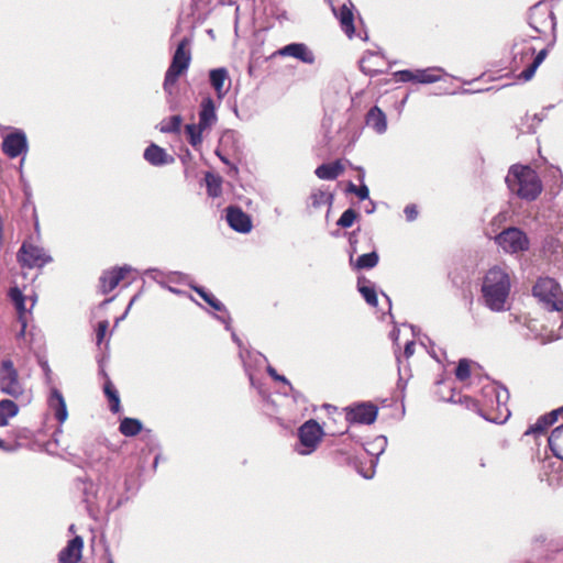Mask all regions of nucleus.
Returning <instances> with one entry per match:
<instances>
[{
	"label": "nucleus",
	"mask_w": 563,
	"mask_h": 563,
	"mask_svg": "<svg viewBox=\"0 0 563 563\" xmlns=\"http://www.w3.org/2000/svg\"><path fill=\"white\" fill-rule=\"evenodd\" d=\"M36 356V360H37V364L38 366L41 367L45 378L47 382H51V374H52V371L49 368V365H48V361L46 360L45 355H43L42 353L41 354H37L35 355Z\"/></svg>",
	"instance_id": "obj_49"
},
{
	"label": "nucleus",
	"mask_w": 563,
	"mask_h": 563,
	"mask_svg": "<svg viewBox=\"0 0 563 563\" xmlns=\"http://www.w3.org/2000/svg\"><path fill=\"white\" fill-rule=\"evenodd\" d=\"M169 282L173 283H180L184 278H186V275L179 273V272H173L167 276Z\"/></svg>",
	"instance_id": "obj_64"
},
{
	"label": "nucleus",
	"mask_w": 563,
	"mask_h": 563,
	"mask_svg": "<svg viewBox=\"0 0 563 563\" xmlns=\"http://www.w3.org/2000/svg\"><path fill=\"white\" fill-rule=\"evenodd\" d=\"M130 272H132V267L129 265L104 271L99 278L101 292L108 294L112 291Z\"/></svg>",
	"instance_id": "obj_17"
},
{
	"label": "nucleus",
	"mask_w": 563,
	"mask_h": 563,
	"mask_svg": "<svg viewBox=\"0 0 563 563\" xmlns=\"http://www.w3.org/2000/svg\"><path fill=\"white\" fill-rule=\"evenodd\" d=\"M145 274L150 278L154 279L157 284H159L162 287H165V280L163 279V277H164L163 272H161L157 268H150L145 272Z\"/></svg>",
	"instance_id": "obj_52"
},
{
	"label": "nucleus",
	"mask_w": 563,
	"mask_h": 563,
	"mask_svg": "<svg viewBox=\"0 0 563 563\" xmlns=\"http://www.w3.org/2000/svg\"><path fill=\"white\" fill-rule=\"evenodd\" d=\"M227 221L230 228L239 233H249L252 230L250 216L239 207L227 208Z\"/></svg>",
	"instance_id": "obj_20"
},
{
	"label": "nucleus",
	"mask_w": 563,
	"mask_h": 563,
	"mask_svg": "<svg viewBox=\"0 0 563 563\" xmlns=\"http://www.w3.org/2000/svg\"><path fill=\"white\" fill-rule=\"evenodd\" d=\"M442 71L441 68H427L416 70L415 81L419 84H432L440 80L441 76L437 73Z\"/></svg>",
	"instance_id": "obj_38"
},
{
	"label": "nucleus",
	"mask_w": 563,
	"mask_h": 563,
	"mask_svg": "<svg viewBox=\"0 0 563 563\" xmlns=\"http://www.w3.org/2000/svg\"><path fill=\"white\" fill-rule=\"evenodd\" d=\"M143 429V423L136 418L125 417L120 421L119 431L124 437H135Z\"/></svg>",
	"instance_id": "obj_32"
},
{
	"label": "nucleus",
	"mask_w": 563,
	"mask_h": 563,
	"mask_svg": "<svg viewBox=\"0 0 563 563\" xmlns=\"http://www.w3.org/2000/svg\"><path fill=\"white\" fill-rule=\"evenodd\" d=\"M190 287L214 310L227 312L225 306L217 299L213 294L209 292L201 286L190 285Z\"/></svg>",
	"instance_id": "obj_35"
},
{
	"label": "nucleus",
	"mask_w": 563,
	"mask_h": 563,
	"mask_svg": "<svg viewBox=\"0 0 563 563\" xmlns=\"http://www.w3.org/2000/svg\"><path fill=\"white\" fill-rule=\"evenodd\" d=\"M278 54L280 56L294 57L308 65L313 64L316 60L313 52L305 43L287 44L278 51Z\"/></svg>",
	"instance_id": "obj_22"
},
{
	"label": "nucleus",
	"mask_w": 563,
	"mask_h": 563,
	"mask_svg": "<svg viewBox=\"0 0 563 563\" xmlns=\"http://www.w3.org/2000/svg\"><path fill=\"white\" fill-rule=\"evenodd\" d=\"M482 394L485 398L486 405L489 406L490 408H495L496 411L498 412L497 416L485 418L496 423L505 422L510 416V411L507 407V402L509 400L508 389L498 384L493 383L486 385L483 388Z\"/></svg>",
	"instance_id": "obj_6"
},
{
	"label": "nucleus",
	"mask_w": 563,
	"mask_h": 563,
	"mask_svg": "<svg viewBox=\"0 0 563 563\" xmlns=\"http://www.w3.org/2000/svg\"><path fill=\"white\" fill-rule=\"evenodd\" d=\"M183 123V118L179 114L172 115L168 119H164L158 124V130L162 133H179Z\"/></svg>",
	"instance_id": "obj_37"
},
{
	"label": "nucleus",
	"mask_w": 563,
	"mask_h": 563,
	"mask_svg": "<svg viewBox=\"0 0 563 563\" xmlns=\"http://www.w3.org/2000/svg\"><path fill=\"white\" fill-rule=\"evenodd\" d=\"M372 449H366V453L371 455L369 466L366 470L358 468V473L366 479H371L375 475V468L378 463V456L384 453L387 446V438L385 435H378L369 444Z\"/></svg>",
	"instance_id": "obj_16"
},
{
	"label": "nucleus",
	"mask_w": 563,
	"mask_h": 563,
	"mask_svg": "<svg viewBox=\"0 0 563 563\" xmlns=\"http://www.w3.org/2000/svg\"><path fill=\"white\" fill-rule=\"evenodd\" d=\"M528 22L538 34L550 35L548 46L554 45L556 41V19L547 2H538L530 8Z\"/></svg>",
	"instance_id": "obj_5"
},
{
	"label": "nucleus",
	"mask_w": 563,
	"mask_h": 563,
	"mask_svg": "<svg viewBox=\"0 0 563 563\" xmlns=\"http://www.w3.org/2000/svg\"><path fill=\"white\" fill-rule=\"evenodd\" d=\"M407 221L412 222L418 218V209L416 205H407L404 209Z\"/></svg>",
	"instance_id": "obj_53"
},
{
	"label": "nucleus",
	"mask_w": 563,
	"mask_h": 563,
	"mask_svg": "<svg viewBox=\"0 0 563 563\" xmlns=\"http://www.w3.org/2000/svg\"><path fill=\"white\" fill-rule=\"evenodd\" d=\"M2 151L10 158H15L27 152V139L24 131L16 129L7 134L2 141Z\"/></svg>",
	"instance_id": "obj_14"
},
{
	"label": "nucleus",
	"mask_w": 563,
	"mask_h": 563,
	"mask_svg": "<svg viewBox=\"0 0 563 563\" xmlns=\"http://www.w3.org/2000/svg\"><path fill=\"white\" fill-rule=\"evenodd\" d=\"M84 548V540L79 536L73 537V563H77L81 559V551Z\"/></svg>",
	"instance_id": "obj_45"
},
{
	"label": "nucleus",
	"mask_w": 563,
	"mask_h": 563,
	"mask_svg": "<svg viewBox=\"0 0 563 563\" xmlns=\"http://www.w3.org/2000/svg\"><path fill=\"white\" fill-rule=\"evenodd\" d=\"M48 409L59 423H63L68 417L65 399L56 388L52 389L48 397Z\"/></svg>",
	"instance_id": "obj_25"
},
{
	"label": "nucleus",
	"mask_w": 563,
	"mask_h": 563,
	"mask_svg": "<svg viewBox=\"0 0 563 563\" xmlns=\"http://www.w3.org/2000/svg\"><path fill=\"white\" fill-rule=\"evenodd\" d=\"M332 195L322 190H317L311 194L310 200L313 208H321L324 205L332 203Z\"/></svg>",
	"instance_id": "obj_41"
},
{
	"label": "nucleus",
	"mask_w": 563,
	"mask_h": 563,
	"mask_svg": "<svg viewBox=\"0 0 563 563\" xmlns=\"http://www.w3.org/2000/svg\"><path fill=\"white\" fill-rule=\"evenodd\" d=\"M8 296L13 305H18L26 300V297L18 286L11 287Z\"/></svg>",
	"instance_id": "obj_48"
},
{
	"label": "nucleus",
	"mask_w": 563,
	"mask_h": 563,
	"mask_svg": "<svg viewBox=\"0 0 563 563\" xmlns=\"http://www.w3.org/2000/svg\"><path fill=\"white\" fill-rule=\"evenodd\" d=\"M58 560L60 563H70V539L67 540L66 545L59 552Z\"/></svg>",
	"instance_id": "obj_54"
},
{
	"label": "nucleus",
	"mask_w": 563,
	"mask_h": 563,
	"mask_svg": "<svg viewBox=\"0 0 563 563\" xmlns=\"http://www.w3.org/2000/svg\"><path fill=\"white\" fill-rule=\"evenodd\" d=\"M102 497H103V514L110 515L112 511L117 510L124 503V497L119 493L118 486L115 483L106 482L103 487H101Z\"/></svg>",
	"instance_id": "obj_21"
},
{
	"label": "nucleus",
	"mask_w": 563,
	"mask_h": 563,
	"mask_svg": "<svg viewBox=\"0 0 563 563\" xmlns=\"http://www.w3.org/2000/svg\"><path fill=\"white\" fill-rule=\"evenodd\" d=\"M349 244H350V261L352 262L353 254L356 253V251H357V249H356V244H357L356 231L349 233Z\"/></svg>",
	"instance_id": "obj_56"
},
{
	"label": "nucleus",
	"mask_w": 563,
	"mask_h": 563,
	"mask_svg": "<svg viewBox=\"0 0 563 563\" xmlns=\"http://www.w3.org/2000/svg\"><path fill=\"white\" fill-rule=\"evenodd\" d=\"M16 258L22 267L38 269L53 261L44 247L34 244L31 240L23 241Z\"/></svg>",
	"instance_id": "obj_10"
},
{
	"label": "nucleus",
	"mask_w": 563,
	"mask_h": 563,
	"mask_svg": "<svg viewBox=\"0 0 563 563\" xmlns=\"http://www.w3.org/2000/svg\"><path fill=\"white\" fill-rule=\"evenodd\" d=\"M361 200H366L369 197V189L365 184H362L358 186L356 194H355Z\"/></svg>",
	"instance_id": "obj_57"
},
{
	"label": "nucleus",
	"mask_w": 563,
	"mask_h": 563,
	"mask_svg": "<svg viewBox=\"0 0 563 563\" xmlns=\"http://www.w3.org/2000/svg\"><path fill=\"white\" fill-rule=\"evenodd\" d=\"M8 296L13 305H18L26 300V297L18 286L11 287Z\"/></svg>",
	"instance_id": "obj_47"
},
{
	"label": "nucleus",
	"mask_w": 563,
	"mask_h": 563,
	"mask_svg": "<svg viewBox=\"0 0 563 563\" xmlns=\"http://www.w3.org/2000/svg\"><path fill=\"white\" fill-rule=\"evenodd\" d=\"M79 489L82 494V503L90 518L99 520L103 514V497L101 487L91 481L79 483Z\"/></svg>",
	"instance_id": "obj_11"
},
{
	"label": "nucleus",
	"mask_w": 563,
	"mask_h": 563,
	"mask_svg": "<svg viewBox=\"0 0 563 563\" xmlns=\"http://www.w3.org/2000/svg\"><path fill=\"white\" fill-rule=\"evenodd\" d=\"M190 44L191 38L187 36L181 38L174 52L172 63L165 73L163 89L167 96L166 101L168 108L172 111H177L179 108L178 102L174 97V92L179 76L186 73L189 68L191 62Z\"/></svg>",
	"instance_id": "obj_2"
},
{
	"label": "nucleus",
	"mask_w": 563,
	"mask_h": 563,
	"mask_svg": "<svg viewBox=\"0 0 563 563\" xmlns=\"http://www.w3.org/2000/svg\"><path fill=\"white\" fill-rule=\"evenodd\" d=\"M444 401L452 402V404H461L462 402V395L459 393L456 394L454 389H451V395L448 398H443Z\"/></svg>",
	"instance_id": "obj_60"
},
{
	"label": "nucleus",
	"mask_w": 563,
	"mask_h": 563,
	"mask_svg": "<svg viewBox=\"0 0 563 563\" xmlns=\"http://www.w3.org/2000/svg\"><path fill=\"white\" fill-rule=\"evenodd\" d=\"M553 423L549 421V417L547 415H543L539 417L538 420L526 430L525 435L544 434L547 429Z\"/></svg>",
	"instance_id": "obj_40"
},
{
	"label": "nucleus",
	"mask_w": 563,
	"mask_h": 563,
	"mask_svg": "<svg viewBox=\"0 0 563 563\" xmlns=\"http://www.w3.org/2000/svg\"><path fill=\"white\" fill-rule=\"evenodd\" d=\"M207 194L211 198H217L222 194V180L219 176L208 172L205 176Z\"/></svg>",
	"instance_id": "obj_36"
},
{
	"label": "nucleus",
	"mask_w": 563,
	"mask_h": 563,
	"mask_svg": "<svg viewBox=\"0 0 563 563\" xmlns=\"http://www.w3.org/2000/svg\"><path fill=\"white\" fill-rule=\"evenodd\" d=\"M534 53L536 48L529 41L516 43L512 47L511 70L519 74L532 60Z\"/></svg>",
	"instance_id": "obj_15"
},
{
	"label": "nucleus",
	"mask_w": 563,
	"mask_h": 563,
	"mask_svg": "<svg viewBox=\"0 0 563 563\" xmlns=\"http://www.w3.org/2000/svg\"><path fill=\"white\" fill-rule=\"evenodd\" d=\"M378 261H379V256H378L377 252L373 251V252L362 254L361 256H358L354 266L357 269H371V268H374L378 264Z\"/></svg>",
	"instance_id": "obj_39"
},
{
	"label": "nucleus",
	"mask_w": 563,
	"mask_h": 563,
	"mask_svg": "<svg viewBox=\"0 0 563 563\" xmlns=\"http://www.w3.org/2000/svg\"><path fill=\"white\" fill-rule=\"evenodd\" d=\"M18 312V321L21 324L20 334L25 335V328H27L26 312L27 309L25 307V301L20 302L18 305H13Z\"/></svg>",
	"instance_id": "obj_44"
},
{
	"label": "nucleus",
	"mask_w": 563,
	"mask_h": 563,
	"mask_svg": "<svg viewBox=\"0 0 563 563\" xmlns=\"http://www.w3.org/2000/svg\"><path fill=\"white\" fill-rule=\"evenodd\" d=\"M365 123L376 133L383 134L387 130V118L384 111L377 106L372 107L365 117Z\"/></svg>",
	"instance_id": "obj_26"
},
{
	"label": "nucleus",
	"mask_w": 563,
	"mask_h": 563,
	"mask_svg": "<svg viewBox=\"0 0 563 563\" xmlns=\"http://www.w3.org/2000/svg\"><path fill=\"white\" fill-rule=\"evenodd\" d=\"M561 247L560 241L556 238L548 236L543 243V250L547 253L554 254L559 252Z\"/></svg>",
	"instance_id": "obj_46"
},
{
	"label": "nucleus",
	"mask_w": 563,
	"mask_h": 563,
	"mask_svg": "<svg viewBox=\"0 0 563 563\" xmlns=\"http://www.w3.org/2000/svg\"><path fill=\"white\" fill-rule=\"evenodd\" d=\"M102 375L104 376V383H103V393L106 397L109 400V408L112 413H119L121 411V401L119 391L110 380V378L107 376V374L102 371Z\"/></svg>",
	"instance_id": "obj_28"
},
{
	"label": "nucleus",
	"mask_w": 563,
	"mask_h": 563,
	"mask_svg": "<svg viewBox=\"0 0 563 563\" xmlns=\"http://www.w3.org/2000/svg\"><path fill=\"white\" fill-rule=\"evenodd\" d=\"M280 394H283L286 397H291L295 402H300L305 400L303 395L299 390L295 389L292 385H289V387L280 391Z\"/></svg>",
	"instance_id": "obj_51"
},
{
	"label": "nucleus",
	"mask_w": 563,
	"mask_h": 563,
	"mask_svg": "<svg viewBox=\"0 0 563 563\" xmlns=\"http://www.w3.org/2000/svg\"><path fill=\"white\" fill-rule=\"evenodd\" d=\"M505 181L510 192L522 200L533 201L542 191L538 174L529 166L512 165Z\"/></svg>",
	"instance_id": "obj_3"
},
{
	"label": "nucleus",
	"mask_w": 563,
	"mask_h": 563,
	"mask_svg": "<svg viewBox=\"0 0 563 563\" xmlns=\"http://www.w3.org/2000/svg\"><path fill=\"white\" fill-rule=\"evenodd\" d=\"M413 353H415V342L409 341L405 345L404 355L406 358H409L413 355Z\"/></svg>",
	"instance_id": "obj_61"
},
{
	"label": "nucleus",
	"mask_w": 563,
	"mask_h": 563,
	"mask_svg": "<svg viewBox=\"0 0 563 563\" xmlns=\"http://www.w3.org/2000/svg\"><path fill=\"white\" fill-rule=\"evenodd\" d=\"M510 288V276L505 268L498 266L489 268L483 278L481 288L485 307L494 312L505 311Z\"/></svg>",
	"instance_id": "obj_1"
},
{
	"label": "nucleus",
	"mask_w": 563,
	"mask_h": 563,
	"mask_svg": "<svg viewBox=\"0 0 563 563\" xmlns=\"http://www.w3.org/2000/svg\"><path fill=\"white\" fill-rule=\"evenodd\" d=\"M548 443L553 455L563 461V424L551 432Z\"/></svg>",
	"instance_id": "obj_31"
},
{
	"label": "nucleus",
	"mask_w": 563,
	"mask_h": 563,
	"mask_svg": "<svg viewBox=\"0 0 563 563\" xmlns=\"http://www.w3.org/2000/svg\"><path fill=\"white\" fill-rule=\"evenodd\" d=\"M455 376L459 380L464 382L471 376V366L467 358H461L455 369Z\"/></svg>",
	"instance_id": "obj_43"
},
{
	"label": "nucleus",
	"mask_w": 563,
	"mask_h": 563,
	"mask_svg": "<svg viewBox=\"0 0 563 563\" xmlns=\"http://www.w3.org/2000/svg\"><path fill=\"white\" fill-rule=\"evenodd\" d=\"M199 121L197 124H187L186 133L188 141L192 147H197L202 143V134L210 131L218 122L216 104L211 97H205L198 111Z\"/></svg>",
	"instance_id": "obj_4"
},
{
	"label": "nucleus",
	"mask_w": 563,
	"mask_h": 563,
	"mask_svg": "<svg viewBox=\"0 0 563 563\" xmlns=\"http://www.w3.org/2000/svg\"><path fill=\"white\" fill-rule=\"evenodd\" d=\"M19 412L18 405L11 399L0 400V427L8 426L9 418L16 416Z\"/></svg>",
	"instance_id": "obj_34"
},
{
	"label": "nucleus",
	"mask_w": 563,
	"mask_h": 563,
	"mask_svg": "<svg viewBox=\"0 0 563 563\" xmlns=\"http://www.w3.org/2000/svg\"><path fill=\"white\" fill-rule=\"evenodd\" d=\"M109 322L107 320L100 321L97 328V343L100 344L106 335L108 330Z\"/></svg>",
	"instance_id": "obj_55"
},
{
	"label": "nucleus",
	"mask_w": 563,
	"mask_h": 563,
	"mask_svg": "<svg viewBox=\"0 0 563 563\" xmlns=\"http://www.w3.org/2000/svg\"><path fill=\"white\" fill-rule=\"evenodd\" d=\"M224 313H225V316L222 314V316H216V317L219 321H221L225 325V329L228 331H231V317L228 311Z\"/></svg>",
	"instance_id": "obj_62"
},
{
	"label": "nucleus",
	"mask_w": 563,
	"mask_h": 563,
	"mask_svg": "<svg viewBox=\"0 0 563 563\" xmlns=\"http://www.w3.org/2000/svg\"><path fill=\"white\" fill-rule=\"evenodd\" d=\"M16 340L20 346H25L32 351L35 355L43 353L45 341L42 331L32 325L25 328V335H21L20 332L16 334Z\"/></svg>",
	"instance_id": "obj_18"
},
{
	"label": "nucleus",
	"mask_w": 563,
	"mask_h": 563,
	"mask_svg": "<svg viewBox=\"0 0 563 563\" xmlns=\"http://www.w3.org/2000/svg\"><path fill=\"white\" fill-rule=\"evenodd\" d=\"M343 172L342 164L336 161L333 163L321 164L314 170V174L320 179L333 180Z\"/></svg>",
	"instance_id": "obj_30"
},
{
	"label": "nucleus",
	"mask_w": 563,
	"mask_h": 563,
	"mask_svg": "<svg viewBox=\"0 0 563 563\" xmlns=\"http://www.w3.org/2000/svg\"><path fill=\"white\" fill-rule=\"evenodd\" d=\"M532 294L549 311H560L563 308L561 287L554 278L540 277L532 288Z\"/></svg>",
	"instance_id": "obj_7"
},
{
	"label": "nucleus",
	"mask_w": 563,
	"mask_h": 563,
	"mask_svg": "<svg viewBox=\"0 0 563 563\" xmlns=\"http://www.w3.org/2000/svg\"><path fill=\"white\" fill-rule=\"evenodd\" d=\"M0 390L12 397L22 394V387L19 384V375L11 360L7 358L1 362L0 368Z\"/></svg>",
	"instance_id": "obj_12"
},
{
	"label": "nucleus",
	"mask_w": 563,
	"mask_h": 563,
	"mask_svg": "<svg viewBox=\"0 0 563 563\" xmlns=\"http://www.w3.org/2000/svg\"><path fill=\"white\" fill-rule=\"evenodd\" d=\"M15 435L19 439L29 440L32 438V431L27 428H20L15 430Z\"/></svg>",
	"instance_id": "obj_58"
},
{
	"label": "nucleus",
	"mask_w": 563,
	"mask_h": 563,
	"mask_svg": "<svg viewBox=\"0 0 563 563\" xmlns=\"http://www.w3.org/2000/svg\"><path fill=\"white\" fill-rule=\"evenodd\" d=\"M549 47L550 46L540 49L537 54L534 53L532 60L529 62L528 66L517 75V78L525 80V81L530 80L533 77L538 67L541 65V63L547 57V55L549 53Z\"/></svg>",
	"instance_id": "obj_27"
},
{
	"label": "nucleus",
	"mask_w": 563,
	"mask_h": 563,
	"mask_svg": "<svg viewBox=\"0 0 563 563\" xmlns=\"http://www.w3.org/2000/svg\"><path fill=\"white\" fill-rule=\"evenodd\" d=\"M461 405H464L467 409H476L477 408V402L468 397V396H463L462 395V402Z\"/></svg>",
	"instance_id": "obj_59"
},
{
	"label": "nucleus",
	"mask_w": 563,
	"mask_h": 563,
	"mask_svg": "<svg viewBox=\"0 0 563 563\" xmlns=\"http://www.w3.org/2000/svg\"><path fill=\"white\" fill-rule=\"evenodd\" d=\"M394 76L400 82H409V81H415L416 71H412L409 69H404V70L396 71L394 74Z\"/></svg>",
	"instance_id": "obj_50"
},
{
	"label": "nucleus",
	"mask_w": 563,
	"mask_h": 563,
	"mask_svg": "<svg viewBox=\"0 0 563 563\" xmlns=\"http://www.w3.org/2000/svg\"><path fill=\"white\" fill-rule=\"evenodd\" d=\"M357 290L369 306H377V292L375 287L371 285L369 280L365 278H358Z\"/></svg>",
	"instance_id": "obj_33"
},
{
	"label": "nucleus",
	"mask_w": 563,
	"mask_h": 563,
	"mask_svg": "<svg viewBox=\"0 0 563 563\" xmlns=\"http://www.w3.org/2000/svg\"><path fill=\"white\" fill-rule=\"evenodd\" d=\"M561 413H563V406L545 415L549 417V421L554 423Z\"/></svg>",
	"instance_id": "obj_63"
},
{
	"label": "nucleus",
	"mask_w": 563,
	"mask_h": 563,
	"mask_svg": "<svg viewBox=\"0 0 563 563\" xmlns=\"http://www.w3.org/2000/svg\"><path fill=\"white\" fill-rule=\"evenodd\" d=\"M495 243L508 254H518L529 250L530 241L527 234L517 227L504 229L495 236Z\"/></svg>",
	"instance_id": "obj_9"
},
{
	"label": "nucleus",
	"mask_w": 563,
	"mask_h": 563,
	"mask_svg": "<svg viewBox=\"0 0 563 563\" xmlns=\"http://www.w3.org/2000/svg\"><path fill=\"white\" fill-rule=\"evenodd\" d=\"M143 157L152 166H164L174 162L173 156L168 155L163 147L154 143L145 148Z\"/></svg>",
	"instance_id": "obj_24"
},
{
	"label": "nucleus",
	"mask_w": 563,
	"mask_h": 563,
	"mask_svg": "<svg viewBox=\"0 0 563 563\" xmlns=\"http://www.w3.org/2000/svg\"><path fill=\"white\" fill-rule=\"evenodd\" d=\"M378 413V408L372 402H360L345 409V419L350 423L372 424Z\"/></svg>",
	"instance_id": "obj_13"
},
{
	"label": "nucleus",
	"mask_w": 563,
	"mask_h": 563,
	"mask_svg": "<svg viewBox=\"0 0 563 563\" xmlns=\"http://www.w3.org/2000/svg\"><path fill=\"white\" fill-rule=\"evenodd\" d=\"M333 12H334L335 16L339 19V21L341 23V27L344 31V33L349 37H352V35L355 32V27H354V16H353V12H352L351 8L347 7L346 4H343L339 9L338 12L335 9H333Z\"/></svg>",
	"instance_id": "obj_29"
},
{
	"label": "nucleus",
	"mask_w": 563,
	"mask_h": 563,
	"mask_svg": "<svg viewBox=\"0 0 563 563\" xmlns=\"http://www.w3.org/2000/svg\"><path fill=\"white\" fill-rule=\"evenodd\" d=\"M45 451L49 455L58 456L65 461L69 460L68 438L64 434L60 427L54 431L52 438L45 443Z\"/></svg>",
	"instance_id": "obj_19"
},
{
	"label": "nucleus",
	"mask_w": 563,
	"mask_h": 563,
	"mask_svg": "<svg viewBox=\"0 0 563 563\" xmlns=\"http://www.w3.org/2000/svg\"><path fill=\"white\" fill-rule=\"evenodd\" d=\"M357 216L358 214L354 209L349 208L341 214V217L336 221V225L343 229L351 228L354 221L356 220Z\"/></svg>",
	"instance_id": "obj_42"
},
{
	"label": "nucleus",
	"mask_w": 563,
	"mask_h": 563,
	"mask_svg": "<svg viewBox=\"0 0 563 563\" xmlns=\"http://www.w3.org/2000/svg\"><path fill=\"white\" fill-rule=\"evenodd\" d=\"M209 81L214 89L217 97L222 99L230 87L229 71L225 67H219L209 71Z\"/></svg>",
	"instance_id": "obj_23"
},
{
	"label": "nucleus",
	"mask_w": 563,
	"mask_h": 563,
	"mask_svg": "<svg viewBox=\"0 0 563 563\" xmlns=\"http://www.w3.org/2000/svg\"><path fill=\"white\" fill-rule=\"evenodd\" d=\"M323 434L321 426L316 420L310 419L306 421L298 429L299 443L296 444L295 451L299 455H310L317 450Z\"/></svg>",
	"instance_id": "obj_8"
}]
</instances>
